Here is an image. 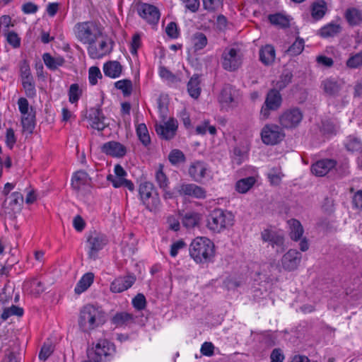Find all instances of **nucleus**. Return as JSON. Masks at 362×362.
Instances as JSON below:
<instances>
[{
  "mask_svg": "<svg viewBox=\"0 0 362 362\" xmlns=\"http://www.w3.org/2000/svg\"><path fill=\"white\" fill-rule=\"evenodd\" d=\"M105 322V313L99 307L86 304L79 311L78 323L81 329L84 332H89L103 325Z\"/></svg>",
  "mask_w": 362,
  "mask_h": 362,
  "instance_id": "obj_1",
  "label": "nucleus"
},
{
  "mask_svg": "<svg viewBox=\"0 0 362 362\" xmlns=\"http://www.w3.org/2000/svg\"><path fill=\"white\" fill-rule=\"evenodd\" d=\"M115 346L107 339H102L88 349V358L92 362H110L115 354Z\"/></svg>",
  "mask_w": 362,
  "mask_h": 362,
  "instance_id": "obj_2",
  "label": "nucleus"
},
{
  "mask_svg": "<svg viewBox=\"0 0 362 362\" xmlns=\"http://www.w3.org/2000/svg\"><path fill=\"white\" fill-rule=\"evenodd\" d=\"M234 223L233 214L221 209L211 211L206 218L207 228L214 233H220L224 229L232 226Z\"/></svg>",
  "mask_w": 362,
  "mask_h": 362,
  "instance_id": "obj_3",
  "label": "nucleus"
},
{
  "mask_svg": "<svg viewBox=\"0 0 362 362\" xmlns=\"http://www.w3.org/2000/svg\"><path fill=\"white\" fill-rule=\"evenodd\" d=\"M76 38L83 44L89 46L102 35L100 28L93 23L83 22L75 26Z\"/></svg>",
  "mask_w": 362,
  "mask_h": 362,
  "instance_id": "obj_4",
  "label": "nucleus"
},
{
  "mask_svg": "<svg viewBox=\"0 0 362 362\" xmlns=\"http://www.w3.org/2000/svg\"><path fill=\"white\" fill-rule=\"evenodd\" d=\"M71 185L78 197H84L91 189V179L83 170L74 173L71 177Z\"/></svg>",
  "mask_w": 362,
  "mask_h": 362,
  "instance_id": "obj_5",
  "label": "nucleus"
},
{
  "mask_svg": "<svg viewBox=\"0 0 362 362\" xmlns=\"http://www.w3.org/2000/svg\"><path fill=\"white\" fill-rule=\"evenodd\" d=\"M127 177V173L126 170L120 165L117 164L114 167V173L108 175L107 179L112 183L114 187H124L132 192L134 189V185Z\"/></svg>",
  "mask_w": 362,
  "mask_h": 362,
  "instance_id": "obj_6",
  "label": "nucleus"
},
{
  "mask_svg": "<svg viewBox=\"0 0 362 362\" xmlns=\"http://www.w3.org/2000/svg\"><path fill=\"white\" fill-rule=\"evenodd\" d=\"M139 197L144 205L152 210L158 204V198L155 193L153 185L149 182H144L140 184L139 188Z\"/></svg>",
  "mask_w": 362,
  "mask_h": 362,
  "instance_id": "obj_7",
  "label": "nucleus"
},
{
  "mask_svg": "<svg viewBox=\"0 0 362 362\" xmlns=\"http://www.w3.org/2000/svg\"><path fill=\"white\" fill-rule=\"evenodd\" d=\"M285 134L276 124H267L261 131V139L267 145H275L284 139Z\"/></svg>",
  "mask_w": 362,
  "mask_h": 362,
  "instance_id": "obj_8",
  "label": "nucleus"
},
{
  "mask_svg": "<svg viewBox=\"0 0 362 362\" xmlns=\"http://www.w3.org/2000/svg\"><path fill=\"white\" fill-rule=\"evenodd\" d=\"M111 46L105 37L102 35L93 43L88 46V52L92 59H100L108 54Z\"/></svg>",
  "mask_w": 362,
  "mask_h": 362,
  "instance_id": "obj_9",
  "label": "nucleus"
},
{
  "mask_svg": "<svg viewBox=\"0 0 362 362\" xmlns=\"http://www.w3.org/2000/svg\"><path fill=\"white\" fill-rule=\"evenodd\" d=\"M303 114L298 108L284 111L279 117V123L285 129L296 128L300 123Z\"/></svg>",
  "mask_w": 362,
  "mask_h": 362,
  "instance_id": "obj_10",
  "label": "nucleus"
},
{
  "mask_svg": "<svg viewBox=\"0 0 362 362\" xmlns=\"http://www.w3.org/2000/svg\"><path fill=\"white\" fill-rule=\"evenodd\" d=\"M188 173L190 177L197 182H202L206 178H211L207 164L202 161L192 163L189 167Z\"/></svg>",
  "mask_w": 362,
  "mask_h": 362,
  "instance_id": "obj_11",
  "label": "nucleus"
},
{
  "mask_svg": "<svg viewBox=\"0 0 362 362\" xmlns=\"http://www.w3.org/2000/svg\"><path fill=\"white\" fill-rule=\"evenodd\" d=\"M136 276L134 274H127L115 278L110 284L112 293H119L130 288L136 282Z\"/></svg>",
  "mask_w": 362,
  "mask_h": 362,
  "instance_id": "obj_12",
  "label": "nucleus"
},
{
  "mask_svg": "<svg viewBox=\"0 0 362 362\" xmlns=\"http://www.w3.org/2000/svg\"><path fill=\"white\" fill-rule=\"evenodd\" d=\"M178 127V122L174 118H170L167 121L156 125V132L162 139L169 140L173 138Z\"/></svg>",
  "mask_w": 362,
  "mask_h": 362,
  "instance_id": "obj_13",
  "label": "nucleus"
},
{
  "mask_svg": "<svg viewBox=\"0 0 362 362\" xmlns=\"http://www.w3.org/2000/svg\"><path fill=\"white\" fill-rule=\"evenodd\" d=\"M302 259V254L299 250H288L281 257L282 268L287 272L298 269Z\"/></svg>",
  "mask_w": 362,
  "mask_h": 362,
  "instance_id": "obj_14",
  "label": "nucleus"
},
{
  "mask_svg": "<svg viewBox=\"0 0 362 362\" xmlns=\"http://www.w3.org/2000/svg\"><path fill=\"white\" fill-rule=\"evenodd\" d=\"M241 64V57L234 48L226 49L222 56V65L228 71L237 69Z\"/></svg>",
  "mask_w": 362,
  "mask_h": 362,
  "instance_id": "obj_15",
  "label": "nucleus"
},
{
  "mask_svg": "<svg viewBox=\"0 0 362 362\" xmlns=\"http://www.w3.org/2000/svg\"><path fill=\"white\" fill-rule=\"evenodd\" d=\"M261 237L263 241L269 243L272 247H280L284 242V232L274 227L264 229L261 233Z\"/></svg>",
  "mask_w": 362,
  "mask_h": 362,
  "instance_id": "obj_16",
  "label": "nucleus"
},
{
  "mask_svg": "<svg viewBox=\"0 0 362 362\" xmlns=\"http://www.w3.org/2000/svg\"><path fill=\"white\" fill-rule=\"evenodd\" d=\"M180 195L188 196L195 199H204L206 197V190L195 184L188 183L182 184L177 189Z\"/></svg>",
  "mask_w": 362,
  "mask_h": 362,
  "instance_id": "obj_17",
  "label": "nucleus"
},
{
  "mask_svg": "<svg viewBox=\"0 0 362 362\" xmlns=\"http://www.w3.org/2000/svg\"><path fill=\"white\" fill-rule=\"evenodd\" d=\"M139 16L149 23H156L160 18L158 8L151 4H142L139 6Z\"/></svg>",
  "mask_w": 362,
  "mask_h": 362,
  "instance_id": "obj_18",
  "label": "nucleus"
},
{
  "mask_svg": "<svg viewBox=\"0 0 362 362\" xmlns=\"http://www.w3.org/2000/svg\"><path fill=\"white\" fill-rule=\"evenodd\" d=\"M208 40L206 35L202 33H196L189 40L187 48L189 54H196L202 50L207 45Z\"/></svg>",
  "mask_w": 362,
  "mask_h": 362,
  "instance_id": "obj_19",
  "label": "nucleus"
},
{
  "mask_svg": "<svg viewBox=\"0 0 362 362\" xmlns=\"http://www.w3.org/2000/svg\"><path fill=\"white\" fill-rule=\"evenodd\" d=\"M280 269L274 264L265 263L262 265L261 272L257 273L258 276H263V279L268 283H273L279 281V273Z\"/></svg>",
  "mask_w": 362,
  "mask_h": 362,
  "instance_id": "obj_20",
  "label": "nucleus"
},
{
  "mask_svg": "<svg viewBox=\"0 0 362 362\" xmlns=\"http://www.w3.org/2000/svg\"><path fill=\"white\" fill-rule=\"evenodd\" d=\"M101 150L106 155L116 158L123 157L127 152L125 146L117 141L105 143L102 146Z\"/></svg>",
  "mask_w": 362,
  "mask_h": 362,
  "instance_id": "obj_21",
  "label": "nucleus"
},
{
  "mask_svg": "<svg viewBox=\"0 0 362 362\" xmlns=\"http://www.w3.org/2000/svg\"><path fill=\"white\" fill-rule=\"evenodd\" d=\"M103 70L105 76L117 78L122 76L123 67L117 61H109L103 64Z\"/></svg>",
  "mask_w": 362,
  "mask_h": 362,
  "instance_id": "obj_22",
  "label": "nucleus"
},
{
  "mask_svg": "<svg viewBox=\"0 0 362 362\" xmlns=\"http://www.w3.org/2000/svg\"><path fill=\"white\" fill-rule=\"evenodd\" d=\"M335 161L332 159L320 160L312 165L311 170L317 176H324L335 166Z\"/></svg>",
  "mask_w": 362,
  "mask_h": 362,
  "instance_id": "obj_23",
  "label": "nucleus"
},
{
  "mask_svg": "<svg viewBox=\"0 0 362 362\" xmlns=\"http://www.w3.org/2000/svg\"><path fill=\"white\" fill-rule=\"evenodd\" d=\"M88 243L90 249H100L107 244L108 239L105 234L94 231L88 236Z\"/></svg>",
  "mask_w": 362,
  "mask_h": 362,
  "instance_id": "obj_24",
  "label": "nucleus"
},
{
  "mask_svg": "<svg viewBox=\"0 0 362 362\" xmlns=\"http://www.w3.org/2000/svg\"><path fill=\"white\" fill-rule=\"evenodd\" d=\"M93 281L94 274L92 272H87L83 274L75 286V293L80 295L85 292L93 284Z\"/></svg>",
  "mask_w": 362,
  "mask_h": 362,
  "instance_id": "obj_25",
  "label": "nucleus"
},
{
  "mask_svg": "<svg viewBox=\"0 0 362 362\" xmlns=\"http://www.w3.org/2000/svg\"><path fill=\"white\" fill-rule=\"evenodd\" d=\"M276 58V52L271 45H266L259 49V59L265 65L272 64Z\"/></svg>",
  "mask_w": 362,
  "mask_h": 362,
  "instance_id": "obj_26",
  "label": "nucleus"
},
{
  "mask_svg": "<svg viewBox=\"0 0 362 362\" xmlns=\"http://www.w3.org/2000/svg\"><path fill=\"white\" fill-rule=\"evenodd\" d=\"M189 255L197 263H206L211 261L215 250H189Z\"/></svg>",
  "mask_w": 362,
  "mask_h": 362,
  "instance_id": "obj_27",
  "label": "nucleus"
},
{
  "mask_svg": "<svg viewBox=\"0 0 362 362\" xmlns=\"http://www.w3.org/2000/svg\"><path fill=\"white\" fill-rule=\"evenodd\" d=\"M291 238L295 241L300 239L303 234V228L300 222L296 219H291L287 222Z\"/></svg>",
  "mask_w": 362,
  "mask_h": 362,
  "instance_id": "obj_28",
  "label": "nucleus"
},
{
  "mask_svg": "<svg viewBox=\"0 0 362 362\" xmlns=\"http://www.w3.org/2000/svg\"><path fill=\"white\" fill-rule=\"evenodd\" d=\"M203 218L202 214L196 211H189L182 218V223L186 228H194L199 224Z\"/></svg>",
  "mask_w": 362,
  "mask_h": 362,
  "instance_id": "obj_29",
  "label": "nucleus"
},
{
  "mask_svg": "<svg viewBox=\"0 0 362 362\" xmlns=\"http://www.w3.org/2000/svg\"><path fill=\"white\" fill-rule=\"evenodd\" d=\"M256 182L257 179L254 176L240 179L235 183V190L240 194H245L254 186Z\"/></svg>",
  "mask_w": 362,
  "mask_h": 362,
  "instance_id": "obj_30",
  "label": "nucleus"
},
{
  "mask_svg": "<svg viewBox=\"0 0 362 362\" xmlns=\"http://www.w3.org/2000/svg\"><path fill=\"white\" fill-rule=\"evenodd\" d=\"M42 59L45 66L51 70H55L58 67L63 66L65 62L62 57H52L49 53H45L42 55Z\"/></svg>",
  "mask_w": 362,
  "mask_h": 362,
  "instance_id": "obj_31",
  "label": "nucleus"
},
{
  "mask_svg": "<svg viewBox=\"0 0 362 362\" xmlns=\"http://www.w3.org/2000/svg\"><path fill=\"white\" fill-rule=\"evenodd\" d=\"M327 10V4L324 1H317L311 6V16L316 21L320 20L325 15Z\"/></svg>",
  "mask_w": 362,
  "mask_h": 362,
  "instance_id": "obj_32",
  "label": "nucleus"
},
{
  "mask_svg": "<svg viewBox=\"0 0 362 362\" xmlns=\"http://www.w3.org/2000/svg\"><path fill=\"white\" fill-rule=\"evenodd\" d=\"M90 126L98 131H102L105 129L107 124L105 122V118L103 113L99 110H95L90 117Z\"/></svg>",
  "mask_w": 362,
  "mask_h": 362,
  "instance_id": "obj_33",
  "label": "nucleus"
},
{
  "mask_svg": "<svg viewBox=\"0 0 362 362\" xmlns=\"http://www.w3.org/2000/svg\"><path fill=\"white\" fill-rule=\"evenodd\" d=\"M341 31V26L337 23H330L323 26L319 31L318 35L322 37H331L335 36Z\"/></svg>",
  "mask_w": 362,
  "mask_h": 362,
  "instance_id": "obj_34",
  "label": "nucleus"
},
{
  "mask_svg": "<svg viewBox=\"0 0 362 362\" xmlns=\"http://www.w3.org/2000/svg\"><path fill=\"white\" fill-rule=\"evenodd\" d=\"M187 91L189 95L197 99L201 93L200 80L198 76L194 75L187 83Z\"/></svg>",
  "mask_w": 362,
  "mask_h": 362,
  "instance_id": "obj_35",
  "label": "nucleus"
},
{
  "mask_svg": "<svg viewBox=\"0 0 362 362\" xmlns=\"http://www.w3.org/2000/svg\"><path fill=\"white\" fill-rule=\"evenodd\" d=\"M191 249H214V243L207 237L195 238L190 244Z\"/></svg>",
  "mask_w": 362,
  "mask_h": 362,
  "instance_id": "obj_36",
  "label": "nucleus"
},
{
  "mask_svg": "<svg viewBox=\"0 0 362 362\" xmlns=\"http://www.w3.org/2000/svg\"><path fill=\"white\" fill-rule=\"evenodd\" d=\"M281 103V97L280 93L274 90H271L267 97L265 105L271 110H276Z\"/></svg>",
  "mask_w": 362,
  "mask_h": 362,
  "instance_id": "obj_37",
  "label": "nucleus"
},
{
  "mask_svg": "<svg viewBox=\"0 0 362 362\" xmlns=\"http://www.w3.org/2000/svg\"><path fill=\"white\" fill-rule=\"evenodd\" d=\"M134 315L126 312L118 313L112 318V323L116 326L127 325L134 322Z\"/></svg>",
  "mask_w": 362,
  "mask_h": 362,
  "instance_id": "obj_38",
  "label": "nucleus"
},
{
  "mask_svg": "<svg viewBox=\"0 0 362 362\" xmlns=\"http://www.w3.org/2000/svg\"><path fill=\"white\" fill-rule=\"evenodd\" d=\"M158 75L164 82L168 84H173L180 81L177 76L173 74L170 70L163 66H159Z\"/></svg>",
  "mask_w": 362,
  "mask_h": 362,
  "instance_id": "obj_39",
  "label": "nucleus"
},
{
  "mask_svg": "<svg viewBox=\"0 0 362 362\" xmlns=\"http://www.w3.org/2000/svg\"><path fill=\"white\" fill-rule=\"evenodd\" d=\"M271 23L279 25L282 28L288 27L291 21V18L282 13H276L269 16Z\"/></svg>",
  "mask_w": 362,
  "mask_h": 362,
  "instance_id": "obj_40",
  "label": "nucleus"
},
{
  "mask_svg": "<svg viewBox=\"0 0 362 362\" xmlns=\"http://www.w3.org/2000/svg\"><path fill=\"white\" fill-rule=\"evenodd\" d=\"M25 286L29 292L33 295L38 296L45 291L44 284L37 279H33L31 281L26 283Z\"/></svg>",
  "mask_w": 362,
  "mask_h": 362,
  "instance_id": "obj_41",
  "label": "nucleus"
},
{
  "mask_svg": "<svg viewBox=\"0 0 362 362\" xmlns=\"http://www.w3.org/2000/svg\"><path fill=\"white\" fill-rule=\"evenodd\" d=\"M136 134L141 142L147 146L150 144L151 139L148 134V129L145 124L141 123L136 125Z\"/></svg>",
  "mask_w": 362,
  "mask_h": 362,
  "instance_id": "obj_42",
  "label": "nucleus"
},
{
  "mask_svg": "<svg viewBox=\"0 0 362 362\" xmlns=\"http://www.w3.org/2000/svg\"><path fill=\"white\" fill-rule=\"evenodd\" d=\"M21 82L26 95L29 98L35 97L36 95V89L33 76L22 78Z\"/></svg>",
  "mask_w": 362,
  "mask_h": 362,
  "instance_id": "obj_43",
  "label": "nucleus"
},
{
  "mask_svg": "<svg viewBox=\"0 0 362 362\" xmlns=\"http://www.w3.org/2000/svg\"><path fill=\"white\" fill-rule=\"evenodd\" d=\"M346 18L349 24L358 25L362 21V13L358 9L350 8L346 12Z\"/></svg>",
  "mask_w": 362,
  "mask_h": 362,
  "instance_id": "obj_44",
  "label": "nucleus"
},
{
  "mask_svg": "<svg viewBox=\"0 0 362 362\" xmlns=\"http://www.w3.org/2000/svg\"><path fill=\"white\" fill-rule=\"evenodd\" d=\"M218 101L223 107H230L233 102L232 89L229 87L224 88L220 93Z\"/></svg>",
  "mask_w": 362,
  "mask_h": 362,
  "instance_id": "obj_45",
  "label": "nucleus"
},
{
  "mask_svg": "<svg viewBox=\"0 0 362 362\" xmlns=\"http://www.w3.org/2000/svg\"><path fill=\"white\" fill-rule=\"evenodd\" d=\"M142 46L141 34L135 33L132 37V40L129 42V51L132 56L136 57L138 54V50Z\"/></svg>",
  "mask_w": 362,
  "mask_h": 362,
  "instance_id": "obj_46",
  "label": "nucleus"
},
{
  "mask_svg": "<svg viewBox=\"0 0 362 362\" xmlns=\"http://www.w3.org/2000/svg\"><path fill=\"white\" fill-rule=\"evenodd\" d=\"M82 88L77 83H73L70 86L68 95L69 100L71 103H76L82 95Z\"/></svg>",
  "mask_w": 362,
  "mask_h": 362,
  "instance_id": "obj_47",
  "label": "nucleus"
},
{
  "mask_svg": "<svg viewBox=\"0 0 362 362\" xmlns=\"http://www.w3.org/2000/svg\"><path fill=\"white\" fill-rule=\"evenodd\" d=\"M23 315V308L18 307L16 305H11L8 308H5L3 310V313L1 315V318L2 320L6 321L11 316L16 315V316H22Z\"/></svg>",
  "mask_w": 362,
  "mask_h": 362,
  "instance_id": "obj_48",
  "label": "nucleus"
},
{
  "mask_svg": "<svg viewBox=\"0 0 362 362\" xmlns=\"http://www.w3.org/2000/svg\"><path fill=\"white\" fill-rule=\"evenodd\" d=\"M21 123L25 131L31 132L35 127V114L33 112L21 115Z\"/></svg>",
  "mask_w": 362,
  "mask_h": 362,
  "instance_id": "obj_49",
  "label": "nucleus"
},
{
  "mask_svg": "<svg viewBox=\"0 0 362 362\" xmlns=\"http://www.w3.org/2000/svg\"><path fill=\"white\" fill-rule=\"evenodd\" d=\"M168 160L172 165H176L185 161V154L179 149H173L169 155Z\"/></svg>",
  "mask_w": 362,
  "mask_h": 362,
  "instance_id": "obj_50",
  "label": "nucleus"
},
{
  "mask_svg": "<svg viewBox=\"0 0 362 362\" xmlns=\"http://www.w3.org/2000/svg\"><path fill=\"white\" fill-rule=\"evenodd\" d=\"M322 87L325 93L329 95H334L339 89L337 82L334 79L329 78L322 81Z\"/></svg>",
  "mask_w": 362,
  "mask_h": 362,
  "instance_id": "obj_51",
  "label": "nucleus"
},
{
  "mask_svg": "<svg viewBox=\"0 0 362 362\" xmlns=\"http://www.w3.org/2000/svg\"><path fill=\"white\" fill-rule=\"evenodd\" d=\"M102 77V73L98 66H93L88 69V82L90 85L95 86Z\"/></svg>",
  "mask_w": 362,
  "mask_h": 362,
  "instance_id": "obj_52",
  "label": "nucleus"
},
{
  "mask_svg": "<svg viewBox=\"0 0 362 362\" xmlns=\"http://www.w3.org/2000/svg\"><path fill=\"white\" fill-rule=\"evenodd\" d=\"M267 177L272 185H278L280 184L284 175L280 168H272L268 173Z\"/></svg>",
  "mask_w": 362,
  "mask_h": 362,
  "instance_id": "obj_53",
  "label": "nucleus"
},
{
  "mask_svg": "<svg viewBox=\"0 0 362 362\" xmlns=\"http://www.w3.org/2000/svg\"><path fill=\"white\" fill-rule=\"evenodd\" d=\"M304 49V41L303 39L298 38L293 45L288 49L287 52L291 56L300 54Z\"/></svg>",
  "mask_w": 362,
  "mask_h": 362,
  "instance_id": "obj_54",
  "label": "nucleus"
},
{
  "mask_svg": "<svg viewBox=\"0 0 362 362\" xmlns=\"http://www.w3.org/2000/svg\"><path fill=\"white\" fill-rule=\"evenodd\" d=\"M115 87L121 90L124 95H129L132 91V84L130 80L124 79L116 81Z\"/></svg>",
  "mask_w": 362,
  "mask_h": 362,
  "instance_id": "obj_55",
  "label": "nucleus"
},
{
  "mask_svg": "<svg viewBox=\"0 0 362 362\" xmlns=\"http://www.w3.org/2000/svg\"><path fill=\"white\" fill-rule=\"evenodd\" d=\"M345 146L349 151H358L361 148L360 141L354 136H349L345 141Z\"/></svg>",
  "mask_w": 362,
  "mask_h": 362,
  "instance_id": "obj_56",
  "label": "nucleus"
},
{
  "mask_svg": "<svg viewBox=\"0 0 362 362\" xmlns=\"http://www.w3.org/2000/svg\"><path fill=\"white\" fill-rule=\"evenodd\" d=\"M132 305L135 309L137 310H142L145 309L146 306V297L142 293H138L133 299H132Z\"/></svg>",
  "mask_w": 362,
  "mask_h": 362,
  "instance_id": "obj_57",
  "label": "nucleus"
},
{
  "mask_svg": "<svg viewBox=\"0 0 362 362\" xmlns=\"http://www.w3.org/2000/svg\"><path fill=\"white\" fill-rule=\"evenodd\" d=\"M196 132L198 134H205L208 132L210 134L214 135L216 129L214 126L209 125L208 122H204L197 127Z\"/></svg>",
  "mask_w": 362,
  "mask_h": 362,
  "instance_id": "obj_58",
  "label": "nucleus"
},
{
  "mask_svg": "<svg viewBox=\"0 0 362 362\" xmlns=\"http://www.w3.org/2000/svg\"><path fill=\"white\" fill-rule=\"evenodd\" d=\"M6 41L13 48H18L21 45V38L17 33L14 32H7L5 33Z\"/></svg>",
  "mask_w": 362,
  "mask_h": 362,
  "instance_id": "obj_59",
  "label": "nucleus"
},
{
  "mask_svg": "<svg viewBox=\"0 0 362 362\" xmlns=\"http://www.w3.org/2000/svg\"><path fill=\"white\" fill-rule=\"evenodd\" d=\"M156 178L160 187L165 189L168 185V180L163 170V166H160L156 174Z\"/></svg>",
  "mask_w": 362,
  "mask_h": 362,
  "instance_id": "obj_60",
  "label": "nucleus"
},
{
  "mask_svg": "<svg viewBox=\"0 0 362 362\" xmlns=\"http://www.w3.org/2000/svg\"><path fill=\"white\" fill-rule=\"evenodd\" d=\"M5 143L6 146L12 149L16 143V136L13 129L9 128L6 129L5 136Z\"/></svg>",
  "mask_w": 362,
  "mask_h": 362,
  "instance_id": "obj_61",
  "label": "nucleus"
},
{
  "mask_svg": "<svg viewBox=\"0 0 362 362\" xmlns=\"http://www.w3.org/2000/svg\"><path fill=\"white\" fill-rule=\"evenodd\" d=\"M18 106L21 115L33 112V109L30 107L28 100L25 98H20L18 99Z\"/></svg>",
  "mask_w": 362,
  "mask_h": 362,
  "instance_id": "obj_62",
  "label": "nucleus"
},
{
  "mask_svg": "<svg viewBox=\"0 0 362 362\" xmlns=\"http://www.w3.org/2000/svg\"><path fill=\"white\" fill-rule=\"evenodd\" d=\"M347 66L350 68H358L362 65V52L351 57L346 62Z\"/></svg>",
  "mask_w": 362,
  "mask_h": 362,
  "instance_id": "obj_63",
  "label": "nucleus"
},
{
  "mask_svg": "<svg viewBox=\"0 0 362 362\" xmlns=\"http://www.w3.org/2000/svg\"><path fill=\"white\" fill-rule=\"evenodd\" d=\"M54 351L53 346L50 344H45L40 351L39 358L42 361H46Z\"/></svg>",
  "mask_w": 362,
  "mask_h": 362,
  "instance_id": "obj_64",
  "label": "nucleus"
}]
</instances>
